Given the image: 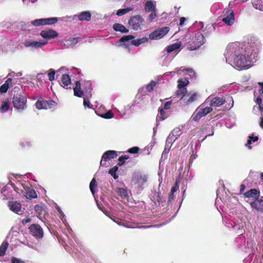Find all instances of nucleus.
<instances>
[{"label": "nucleus", "instance_id": "nucleus-1", "mask_svg": "<svg viewBox=\"0 0 263 263\" xmlns=\"http://www.w3.org/2000/svg\"><path fill=\"white\" fill-rule=\"evenodd\" d=\"M258 45V42L253 40L229 44L224 53L226 62L238 69H248L257 60Z\"/></svg>", "mask_w": 263, "mask_h": 263}, {"label": "nucleus", "instance_id": "nucleus-2", "mask_svg": "<svg viewBox=\"0 0 263 263\" xmlns=\"http://www.w3.org/2000/svg\"><path fill=\"white\" fill-rule=\"evenodd\" d=\"M13 91L14 93L12 100L13 106L17 110L22 111L26 107V95L17 87L14 88Z\"/></svg>", "mask_w": 263, "mask_h": 263}, {"label": "nucleus", "instance_id": "nucleus-3", "mask_svg": "<svg viewBox=\"0 0 263 263\" xmlns=\"http://www.w3.org/2000/svg\"><path fill=\"white\" fill-rule=\"evenodd\" d=\"M147 175L141 172L135 173L132 178V185L141 192L143 189V185L147 181Z\"/></svg>", "mask_w": 263, "mask_h": 263}, {"label": "nucleus", "instance_id": "nucleus-4", "mask_svg": "<svg viewBox=\"0 0 263 263\" xmlns=\"http://www.w3.org/2000/svg\"><path fill=\"white\" fill-rule=\"evenodd\" d=\"M134 38L135 37L132 35H124L119 40L118 43L119 44L118 45H120L121 43H124V46L127 47L128 45V43L130 41V43L132 45L138 47L148 41V38L145 36L137 40H133Z\"/></svg>", "mask_w": 263, "mask_h": 263}, {"label": "nucleus", "instance_id": "nucleus-5", "mask_svg": "<svg viewBox=\"0 0 263 263\" xmlns=\"http://www.w3.org/2000/svg\"><path fill=\"white\" fill-rule=\"evenodd\" d=\"M178 97H180L182 103L188 105L197 100L198 94L197 92L187 93L186 88L181 89L180 93L179 91L177 93Z\"/></svg>", "mask_w": 263, "mask_h": 263}, {"label": "nucleus", "instance_id": "nucleus-6", "mask_svg": "<svg viewBox=\"0 0 263 263\" xmlns=\"http://www.w3.org/2000/svg\"><path fill=\"white\" fill-rule=\"evenodd\" d=\"M205 36L200 32L195 33L189 42V46L191 50L199 48L204 43Z\"/></svg>", "mask_w": 263, "mask_h": 263}, {"label": "nucleus", "instance_id": "nucleus-7", "mask_svg": "<svg viewBox=\"0 0 263 263\" xmlns=\"http://www.w3.org/2000/svg\"><path fill=\"white\" fill-rule=\"evenodd\" d=\"M231 2L229 3V7L226 8L222 13V21L228 26H232L235 22L234 11L231 6Z\"/></svg>", "mask_w": 263, "mask_h": 263}, {"label": "nucleus", "instance_id": "nucleus-8", "mask_svg": "<svg viewBox=\"0 0 263 263\" xmlns=\"http://www.w3.org/2000/svg\"><path fill=\"white\" fill-rule=\"evenodd\" d=\"M144 19L137 15L132 17L128 21L130 27L134 30H141L144 25Z\"/></svg>", "mask_w": 263, "mask_h": 263}, {"label": "nucleus", "instance_id": "nucleus-9", "mask_svg": "<svg viewBox=\"0 0 263 263\" xmlns=\"http://www.w3.org/2000/svg\"><path fill=\"white\" fill-rule=\"evenodd\" d=\"M47 41L41 40L36 41L34 40H28L23 43L24 46L26 48H29L31 50H35L42 48L43 46L47 44Z\"/></svg>", "mask_w": 263, "mask_h": 263}, {"label": "nucleus", "instance_id": "nucleus-10", "mask_svg": "<svg viewBox=\"0 0 263 263\" xmlns=\"http://www.w3.org/2000/svg\"><path fill=\"white\" fill-rule=\"evenodd\" d=\"M16 50V47L10 41L5 40L4 41L0 42V51L6 53H13Z\"/></svg>", "mask_w": 263, "mask_h": 263}, {"label": "nucleus", "instance_id": "nucleus-11", "mask_svg": "<svg viewBox=\"0 0 263 263\" xmlns=\"http://www.w3.org/2000/svg\"><path fill=\"white\" fill-rule=\"evenodd\" d=\"M58 21L57 17H50L47 18L36 19L31 22L32 25L35 26H39L45 25H51L55 24Z\"/></svg>", "mask_w": 263, "mask_h": 263}, {"label": "nucleus", "instance_id": "nucleus-12", "mask_svg": "<svg viewBox=\"0 0 263 263\" xmlns=\"http://www.w3.org/2000/svg\"><path fill=\"white\" fill-rule=\"evenodd\" d=\"M168 31V27H162L150 33L149 37L151 40H159L166 34Z\"/></svg>", "mask_w": 263, "mask_h": 263}, {"label": "nucleus", "instance_id": "nucleus-13", "mask_svg": "<svg viewBox=\"0 0 263 263\" xmlns=\"http://www.w3.org/2000/svg\"><path fill=\"white\" fill-rule=\"evenodd\" d=\"M31 234L36 239H40L43 237V229L37 224H33L29 227Z\"/></svg>", "mask_w": 263, "mask_h": 263}, {"label": "nucleus", "instance_id": "nucleus-14", "mask_svg": "<svg viewBox=\"0 0 263 263\" xmlns=\"http://www.w3.org/2000/svg\"><path fill=\"white\" fill-rule=\"evenodd\" d=\"M8 206L9 209L18 215H21L23 213L22 210V205L20 202L17 201H10L8 203Z\"/></svg>", "mask_w": 263, "mask_h": 263}, {"label": "nucleus", "instance_id": "nucleus-15", "mask_svg": "<svg viewBox=\"0 0 263 263\" xmlns=\"http://www.w3.org/2000/svg\"><path fill=\"white\" fill-rule=\"evenodd\" d=\"M172 103L171 101L166 102L162 109L159 110L160 115H158L156 118L157 126L159 125V122L162 121L167 118V116L164 115V110H168L170 108V106Z\"/></svg>", "mask_w": 263, "mask_h": 263}, {"label": "nucleus", "instance_id": "nucleus-16", "mask_svg": "<svg viewBox=\"0 0 263 263\" xmlns=\"http://www.w3.org/2000/svg\"><path fill=\"white\" fill-rule=\"evenodd\" d=\"M23 189L25 190L23 192V194L28 199L35 198L37 197V194L35 191L30 189L27 185L25 184H21Z\"/></svg>", "mask_w": 263, "mask_h": 263}, {"label": "nucleus", "instance_id": "nucleus-17", "mask_svg": "<svg viewBox=\"0 0 263 263\" xmlns=\"http://www.w3.org/2000/svg\"><path fill=\"white\" fill-rule=\"evenodd\" d=\"M251 204V207L258 211L263 210V197H259L253 201H250L249 199L247 201Z\"/></svg>", "mask_w": 263, "mask_h": 263}, {"label": "nucleus", "instance_id": "nucleus-18", "mask_svg": "<svg viewBox=\"0 0 263 263\" xmlns=\"http://www.w3.org/2000/svg\"><path fill=\"white\" fill-rule=\"evenodd\" d=\"M117 156V154L116 151H107L103 154L100 164H102L103 161L106 162L112 159L116 158Z\"/></svg>", "mask_w": 263, "mask_h": 263}, {"label": "nucleus", "instance_id": "nucleus-19", "mask_svg": "<svg viewBox=\"0 0 263 263\" xmlns=\"http://www.w3.org/2000/svg\"><path fill=\"white\" fill-rule=\"evenodd\" d=\"M243 196L245 198H252L255 200L260 197V192L256 189H252L244 193Z\"/></svg>", "mask_w": 263, "mask_h": 263}, {"label": "nucleus", "instance_id": "nucleus-20", "mask_svg": "<svg viewBox=\"0 0 263 263\" xmlns=\"http://www.w3.org/2000/svg\"><path fill=\"white\" fill-rule=\"evenodd\" d=\"M53 101L46 100H38L35 103V107L39 109H47L51 108L50 105L52 104Z\"/></svg>", "mask_w": 263, "mask_h": 263}, {"label": "nucleus", "instance_id": "nucleus-21", "mask_svg": "<svg viewBox=\"0 0 263 263\" xmlns=\"http://www.w3.org/2000/svg\"><path fill=\"white\" fill-rule=\"evenodd\" d=\"M40 35L44 39H51L56 37L58 35V33L53 30H43L41 32Z\"/></svg>", "mask_w": 263, "mask_h": 263}, {"label": "nucleus", "instance_id": "nucleus-22", "mask_svg": "<svg viewBox=\"0 0 263 263\" xmlns=\"http://www.w3.org/2000/svg\"><path fill=\"white\" fill-rule=\"evenodd\" d=\"M91 14L89 11H83L79 14H76L73 16V19H78L79 21H89L91 19Z\"/></svg>", "mask_w": 263, "mask_h": 263}, {"label": "nucleus", "instance_id": "nucleus-23", "mask_svg": "<svg viewBox=\"0 0 263 263\" xmlns=\"http://www.w3.org/2000/svg\"><path fill=\"white\" fill-rule=\"evenodd\" d=\"M255 102L257 104V106H254L253 108V111L255 114H259L262 113L263 111V103L261 101V97H257L256 99Z\"/></svg>", "mask_w": 263, "mask_h": 263}, {"label": "nucleus", "instance_id": "nucleus-24", "mask_svg": "<svg viewBox=\"0 0 263 263\" xmlns=\"http://www.w3.org/2000/svg\"><path fill=\"white\" fill-rule=\"evenodd\" d=\"M225 102L226 100L223 97H214L210 101V106L213 107H219L223 105Z\"/></svg>", "mask_w": 263, "mask_h": 263}, {"label": "nucleus", "instance_id": "nucleus-25", "mask_svg": "<svg viewBox=\"0 0 263 263\" xmlns=\"http://www.w3.org/2000/svg\"><path fill=\"white\" fill-rule=\"evenodd\" d=\"M74 96L78 97H82L83 96H85L84 90L83 91L81 88V83L80 81H77L76 83V86L73 88Z\"/></svg>", "mask_w": 263, "mask_h": 263}, {"label": "nucleus", "instance_id": "nucleus-26", "mask_svg": "<svg viewBox=\"0 0 263 263\" xmlns=\"http://www.w3.org/2000/svg\"><path fill=\"white\" fill-rule=\"evenodd\" d=\"M182 170H183V166H181L180 171H180L179 177L176 179V182H175V184L172 187L171 192L175 193L178 190L179 187V184L181 182V176L183 175V174H182V172H181Z\"/></svg>", "mask_w": 263, "mask_h": 263}, {"label": "nucleus", "instance_id": "nucleus-27", "mask_svg": "<svg viewBox=\"0 0 263 263\" xmlns=\"http://www.w3.org/2000/svg\"><path fill=\"white\" fill-rule=\"evenodd\" d=\"M182 170H183V166H181L180 171H180L179 177L176 179V182H175V184L172 187L171 192L175 193L178 190L179 187V184L181 182V176L183 175V174H182V172H181Z\"/></svg>", "mask_w": 263, "mask_h": 263}, {"label": "nucleus", "instance_id": "nucleus-28", "mask_svg": "<svg viewBox=\"0 0 263 263\" xmlns=\"http://www.w3.org/2000/svg\"><path fill=\"white\" fill-rule=\"evenodd\" d=\"M71 84V80L69 76L67 74H62L61 85L64 88H68V86Z\"/></svg>", "mask_w": 263, "mask_h": 263}, {"label": "nucleus", "instance_id": "nucleus-29", "mask_svg": "<svg viewBox=\"0 0 263 263\" xmlns=\"http://www.w3.org/2000/svg\"><path fill=\"white\" fill-rule=\"evenodd\" d=\"M212 107L210 106V107H205V103H202L199 107H197L198 109H199V111L202 114L203 117L205 116L209 113L212 111Z\"/></svg>", "mask_w": 263, "mask_h": 263}, {"label": "nucleus", "instance_id": "nucleus-30", "mask_svg": "<svg viewBox=\"0 0 263 263\" xmlns=\"http://www.w3.org/2000/svg\"><path fill=\"white\" fill-rule=\"evenodd\" d=\"M186 71L187 72L188 74L191 77V78H193L195 76V71L192 69H184L183 67H181L180 68H176L175 69V70L174 71H171L170 73H173L175 74V73H179V71Z\"/></svg>", "mask_w": 263, "mask_h": 263}, {"label": "nucleus", "instance_id": "nucleus-31", "mask_svg": "<svg viewBox=\"0 0 263 263\" xmlns=\"http://www.w3.org/2000/svg\"><path fill=\"white\" fill-rule=\"evenodd\" d=\"M145 10L146 12L156 11V3L155 2L147 1L145 4Z\"/></svg>", "mask_w": 263, "mask_h": 263}, {"label": "nucleus", "instance_id": "nucleus-32", "mask_svg": "<svg viewBox=\"0 0 263 263\" xmlns=\"http://www.w3.org/2000/svg\"><path fill=\"white\" fill-rule=\"evenodd\" d=\"M113 29L116 31L122 33H127L128 30L122 24L115 23L113 25Z\"/></svg>", "mask_w": 263, "mask_h": 263}, {"label": "nucleus", "instance_id": "nucleus-33", "mask_svg": "<svg viewBox=\"0 0 263 263\" xmlns=\"http://www.w3.org/2000/svg\"><path fill=\"white\" fill-rule=\"evenodd\" d=\"M181 45V42H177L174 43L166 47V51L167 53H171L173 51H176L179 49Z\"/></svg>", "mask_w": 263, "mask_h": 263}, {"label": "nucleus", "instance_id": "nucleus-34", "mask_svg": "<svg viewBox=\"0 0 263 263\" xmlns=\"http://www.w3.org/2000/svg\"><path fill=\"white\" fill-rule=\"evenodd\" d=\"M203 117L202 114L199 111V109L197 108L192 115L191 120L192 121H198Z\"/></svg>", "mask_w": 263, "mask_h": 263}, {"label": "nucleus", "instance_id": "nucleus-35", "mask_svg": "<svg viewBox=\"0 0 263 263\" xmlns=\"http://www.w3.org/2000/svg\"><path fill=\"white\" fill-rule=\"evenodd\" d=\"M84 90L85 94H87L89 96H91V91H92V87H91V83L90 81H85L84 84Z\"/></svg>", "mask_w": 263, "mask_h": 263}, {"label": "nucleus", "instance_id": "nucleus-36", "mask_svg": "<svg viewBox=\"0 0 263 263\" xmlns=\"http://www.w3.org/2000/svg\"><path fill=\"white\" fill-rule=\"evenodd\" d=\"M117 193L123 199L128 197V192L126 188L118 187L117 188Z\"/></svg>", "mask_w": 263, "mask_h": 263}, {"label": "nucleus", "instance_id": "nucleus-37", "mask_svg": "<svg viewBox=\"0 0 263 263\" xmlns=\"http://www.w3.org/2000/svg\"><path fill=\"white\" fill-rule=\"evenodd\" d=\"M252 3L255 9L263 11V0H252Z\"/></svg>", "mask_w": 263, "mask_h": 263}, {"label": "nucleus", "instance_id": "nucleus-38", "mask_svg": "<svg viewBox=\"0 0 263 263\" xmlns=\"http://www.w3.org/2000/svg\"><path fill=\"white\" fill-rule=\"evenodd\" d=\"M178 86L179 88V90L176 91V94L179 91V93H180L181 89H182L183 88H185L184 87L189 83V81L186 79H179L178 80Z\"/></svg>", "mask_w": 263, "mask_h": 263}, {"label": "nucleus", "instance_id": "nucleus-39", "mask_svg": "<svg viewBox=\"0 0 263 263\" xmlns=\"http://www.w3.org/2000/svg\"><path fill=\"white\" fill-rule=\"evenodd\" d=\"M10 103L8 100H5L2 102V105L0 107V111L1 112H5L7 111L10 107Z\"/></svg>", "mask_w": 263, "mask_h": 263}, {"label": "nucleus", "instance_id": "nucleus-40", "mask_svg": "<svg viewBox=\"0 0 263 263\" xmlns=\"http://www.w3.org/2000/svg\"><path fill=\"white\" fill-rule=\"evenodd\" d=\"M11 189L10 185H6L4 186L1 191V194L3 195V199H7L10 197V195L8 193V190Z\"/></svg>", "mask_w": 263, "mask_h": 263}, {"label": "nucleus", "instance_id": "nucleus-41", "mask_svg": "<svg viewBox=\"0 0 263 263\" xmlns=\"http://www.w3.org/2000/svg\"><path fill=\"white\" fill-rule=\"evenodd\" d=\"M215 29V27L213 24H208L204 30H203V32L205 36H208L209 35L212 31Z\"/></svg>", "mask_w": 263, "mask_h": 263}, {"label": "nucleus", "instance_id": "nucleus-42", "mask_svg": "<svg viewBox=\"0 0 263 263\" xmlns=\"http://www.w3.org/2000/svg\"><path fill=\"white\" fill-rule=\"evenodd\" d=\"M8 242L7 241H4L0 246V256H4L8 247Z\"/></svg>", "mask_w": 263, "mask_h": 263}, {"label": "nucleus", "instance_id": "nucleus-43", "mask_svg": "<svg viewBox=\"0 0 263 263\" xmlns=\"http://www.w3.org/2000/svg\"><path fill=\"white\" fill-rule=\"evenodd\" d=\"M133 10V8L132 7L119 9L117 11L116 14L118 16H122Z\"/></svg>", "mask_w": 263, "mask_h": 263}, {"label": "nucleus", "instance_id": "nucleus-44", "mask_svg": "<svg viewBox=\"0 0 263 263\" xmlns=\"http://www.w3.org/2000/svg\"><path fill=\"white\" fill-rule=\"evenodd\" d=\"M91 96H89L87 94H85V97L84 98L83 104L85 107H87L89 108H91V104L89 101V98Z\"/></svg>", "mask_w": 263, "mask_h": 263}, {"label": "nucleus", "instance_id": "nucleus-45", "mask_svg": "<svg viewBox=\"0 0 263 263\" xmlns=\"http://www.w3.org/2000/svg\"><path fill=\"white\" fill-rule=\"evenodd\" d=\"M97 181L95 178H93L91 180V181L90 183V185H89L90 191L93 195L95 194V188L97 186Z\"/></svg>", "mask_w": 263, "mask_h": 263}, {"label": "nucleus", "instance_id": "nucleus-46", "mask_svg": "<svg viewBox=\"0 0 263 263\" xmlns=\"http://www.w3.org/2000/svg\"><path fill=\"white\" fill-rule=\"evenodd\" d=\"M170 134L175 138H178L181 135L182 132L179 128H175L172 131Z\"/></svg>", "mask_w": 263, "mask_h": 263}, {"label": "nucleus", "instance_id": "nucleus-47", "mask_svg": "<svg viewBox=\"0 0 263 263\" xmlns=\"http://www.w3.org/2000/svg\"><path fill=\"white\" fill-rule=\"evenodd\" d=\"M118 169V166L116 165L109 171V173L114 177L115 179H117L118 178V176L116 174Z\"/></svg>", "mask_w": 263, "mask_h": 263}, {"label": "nucleus", "instance_id": "nucleus-48", "mask_svg": "<svg viewBox=\"0 0 263 263\" xmlns=\"http://www.w3.org/2000/svg\"><path fill=\"white\" fill-rule=\"evenodd\" d=\"M156 84V82L152 81L148 84H147L146 86V89L147 91H152L154 89V87L155 86Z\"/></svg>", "mask_w": 263, "mask_h": 263}, {"label": "nucleus", "instance_id": "nucleus-49", "mask_svg": "<svg viewBox=\"0 0 263 263\" xmlns=\"http://www.w3.org/2000/svg\"><path fill=\"white\" fill-rule=\"evenodd\" d=\"M129 158V157L128 155L125 154L124 155L120 156L118 160L119 161V163H121V164H123L125 162L126 160H127ZM118 164H120V163H119Z\"/></svg>", "mask_w": 263, "mask_h": 263}, {"label": "nucleus", "instance_id": "nucleus-50", "mask_svg": "<svg viewBox=\"0 0 263 263\" xmlns=\"http://www.w3.org/2000/svg\"><path fill=\"white\" fill-rule=\"evenodd\" d=\"M101 117L105 119H111L114 117V114L111 111H108L101 115Z\"/></svg>", "mask_w": 263, "mask_h": 263}, {"label": "nucleus", "instance_id": "nucleus-51", "mask_svg": "<svg viewBox=\"0 0 263 263\" xmlns=\"http://www.w3.org/2000/svg\"><path fill=\"white\" fill-rule=\"evenodd\" d=\"M55 70L53 69H49V72L48 73V76L49 80L50 81H52L54 79V76H55Z\"/></svg>", "mask_w": 263, "mask_h": 263}, {"label": "nucleus", "instance_id": "nucleus-52", "mask_svg": "<svg viewBox=\"0 0 263 263\" xmlns=\"http://www.w3.org/2000/svg\"><path fill=\"white\" fill-rule=\"evenodd\" d=\"M176 139H177V137L175 138L172 135H171V134H170V135L166 138V141L167 143H171V144H172L174 142Z\"/></svg>", "mask_w": 263, "mask_h": 263}, {"label": "nucleus", "instance_id": "nucleus-53", "mask_svg": "<svg viewBox=\"0 0 263 263\" xmlns=\"http://www.w3.org/2000/svg\"><path fill=\"white\" fill-rule=\"evenodd\" d=\"M140 148L138 147L135 146L132 148H129L127 152L130 154H137L139 151Z\"/></svg>", "mask_w": 263, "mask_h": 263}, {"label": "nucleus", "instance_id": "nucleus-54", "mask_svg": "<svg viewBox=\"0 0 263 263\" xmlns=\"http://www.w3.org/2000/svg\"><path fill=\"white\" fill-rule=\"evenodd\" d=\"M8 88L9 87L6 84H4L0 87V92L1 93H6L7 91Z\"/></svg>", "mask_w": 263, "mask_h": 263}, {"label": "nucleus", "instance_id": "nucleus-55", "mask_svg": "<svg viewBox=\"0 0 263 263\" xmlns=\"http://www.w3.org/2000/svg\"><path fill=\"white\" fill-rule=\"evenodd\" d=\"M152 13L149 14L148 16V20L149 22H152L157 16L156 11H151Z\"/></svg>", "mask_w": 263, "mask_h": 263}, {"label": "nucleus", "instance_id": "nucleus-56", "mask_svg": "<svg viewBox=\"0 0 263 263\" xmlns=\"http://www.w3.org/2000/svg\"><path fill=\"white\" fill-rule=\"evenodd\" d=\"M11 263H25L24 261L15 257H11Z\"/></svg>", "mask_w": 263, "mask_h": 263}, {"label": "nucleus", "instance_id": "nucleus-57", "mask_svg": "<svg viewBox=\"0 0 263 263\" xmlns=\"http://www.w3.org/2000/svg\"><path fill=\"white\" fill-rule=\"evenodd\" d=\"M258 84L259 85L260 88L259 90V95L258 97H261L262 100L263 98V83L259 82L258 83Z\"/></svg>", "mask_w": 263, "mask_h": 263}, {"label": "nucleus", "instance_id": "nucleus-58", "mask_svg": "<svg viewBox=\"0 0 263 263\" xmlns=\"http://www.w3.org/2000/svg\"><path fill=\"white\" fill-rule=\"evenodd\" d=\"M249 139L251 140L252 142H255L258 140V137L257 136H254V135L252 134V135L249 136Z\"/></svg>", "mask_w": 263, "mask_h": 263}, {"label": "nucleus", "instance_id": "nucleus-59", "mask_svg": "<svg viewBox=\"0 0 263 263\" xmlns=\"http://www.w3.org/2000/svg\"><path fill=\"white\" fill-rule=\"evenodd\" d=\"M45 73H39L36 75V78L37 79L42 81L43 79H44V78L45 77Z\"/></svg>", "mask_w": 263, "mask_h": 263}, {"label": "nucleus", "instance_id": "nucleus-60", "mask_svg": "<svg viewBox=\"0 0 263 263\" xmlns=\"http://www.w3.org/2000/svg\"><path fill=\"white\" fill-rule=\"evenodd\" d=\"M197 157V155H196V154H193L190 159H189V163L190 164H191L193 162V160L196 158V157Z\"/></svg>", "mask_w": 263, "mask_h": 263}, {"label": "nucleus", "instance_id": "nucleus-61", "mask_svg": "<svg viewBox=\"0 0 263 263\" xmlns=\"http://www.w3.org/2000/svg\"><path fill=\"white\" fill-rule=\"evenodd\" d=\"M245 189H246L245 185L244 184H241L240 186V191H239L240 195H242L244 193L243 192L245 191Z\"/></svg>", "mask_w": 263, "mask_h": 263}, {"label": "nucleus", "instance_id": "nucleus-62", "mask_svg": "<svg viewBox=\"0 0 263 263\" xmlns=\"http://www.w3.org/2000/svg\"><path fill=\"white\" fill-rule=\"evenodd\" d=\"M31 221V218L26 217L22 220V223L23 224H26Z\"/></svg>", "mask_w": 263, "mask_h": 263}, {"label": "nucleus", "instance_id": "nucleus-63", "mask_svg": "<svg viewBox=\"0 0 263 263\" xmlns=\"http://www.w3.org/2000/svg\"><path fill=\"white\" fill-rule=\"evenodd\" d=\"M34 209L36 212L40 213L42 210V207L40 205H35Z\"/></svg>", "mask_w": 263, "mask_h": 263}, {"label": "nucleus", "instance_id": "nucleus-64", "mask_svg": "<svg viewBox=\"0 0 263 263\" xmlns=\"http://www.w3.org/2000/svg\"><path fill=\"white\" fill-rule=\"evenodd\" d=\"M259 126L263 129V114H261V117H260V121L259 122Z\"/></svg>", "mask_w": 263, "mask_h": 263}]
</instances>
